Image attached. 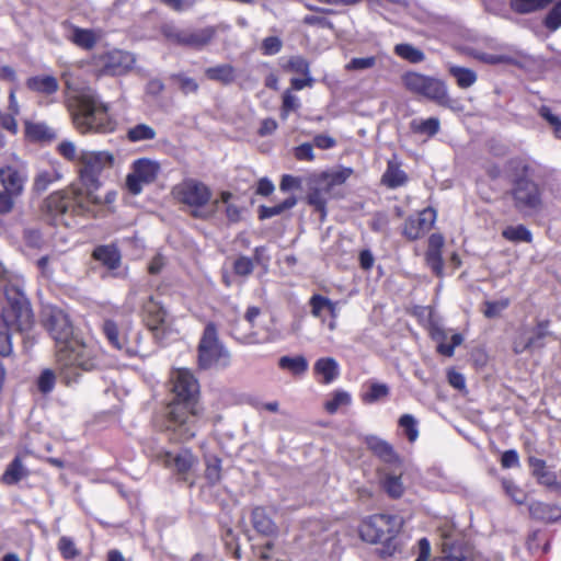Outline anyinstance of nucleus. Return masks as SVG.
I'll return each mask as SVG.
<instances>
[{
    "label": "nucleus",
    "instance_id": "nucleus-35",
    "mask_svg": "<svg viewBox=\"0 0 561 561\" xmlns=\"http://www.w3.org/2000/svg\"><path fill=\"white\" fill-rule=\"evenodd\" d=\"M280 369L288 370L295 376H302L308 370L309 364L302 355L297 356H282L278 359Z\"/></svg>",
    "mask_w": 561,
    "mask_h": 561
},
{
    "label": "nucleus",
    "instance_id": "nucleus-56",
    "mask_svg": "<svg viewBox=\"0 0 561 561\" xmlns=\"http://www.w3.org/2000/svg\"><path fill=\"white\" fill-rule=\"evenodd\" d=\"M58 550L62 558L73 559L79 556L80 551L77 549L73 540L70 537L62 536L58 541Z\"/></svg>",
    "mask_w": 561,
    "mask_h": 561
},
{
    "label": "nucleus",
    "instance_id": "nucleus-1",
    "mask_svg": "<svg viewBox=\"0 0 561 561\" xmlns=\"http://www.w3.org/2000/svg\"><path fill=\"white\" fill-rule=\"evenodd\" d=\"M45 325L56 342V369L66 386L77 383L83 373L100 367L98 347L75 336L69 317L62 310L49 309L45 316Z\"/></svg>",
    "mask_w": 561,
    "mask_h": 561
},
{
    "label": "nucleus",
    "instance_id": "nucleus-5",
    "mask_svg": "<svg viewBox=\"0 0 561 561\" xmlns=\"http://www.w3.org/2000/svg\"><path fill=\"white\" fill-rule=\"evenodd\" d=\"M114 160L110 151L81 149L77 167L79 179L73 184L81 186L87 198L95 205L102 203L96 193L101 186L100 175L104 170L113 167Z\"/></svg>",
    "mask_w": 561,
    "mask_h": 561
},
{
    "label": "nucleus",
    "instance_id": "nucleus-17",
    "mask_svg": "<svg viewBox=\"0 0 561 561\" xmlns=\"http://www.w3.org/2000/svg\"><path fill=\"white\" fill-rule=\"evenodd\" d=\"M108 343L127 357H135L141 353L139 345L131 344L117 328L113 320H105L102 327Z\"/></svg>",
    "mask_w": 561,
    "mask_h": 561
},
{
    "label": "nucleus",
    "instance_id": "nucleus-31",
    "mask_svg": "<svg viewBox=\"0 0 561 561\" xmlns=\"http://www.w3.org/2000/svg\"><path fill=\"white\" fill-rule=\"evenodd\" d=\"M253 527L262 535L272 536L277 533V526L266 514L263 507H255L252 512Z\"/></svg>",
    "mask_w": 561,
    "mask_h": 561
},
{
    "label": "nucleus",
    "instance_id": "nucleus-33",
    "mask_svg": "<svg viewBox=\"0 0 561 561\" xmlns=\"http://www.w3.org/2000/svg\"><path fill=\"white\" fill-rule=\"evenodd\" d=\"M549 327L550 321L543 319L538 320L535 327L528 328L529 340L533 350L542 348L545 346L546 337L552 335V332L549 330Z\"/></svg>",
    "mask_w": 561,
    "mask_h": 561
},
{
    "label": "nucleus",
    "instance_id": "nucleus-64",
    "mask_svg": "<svg viewBox=\"0 0 561 561\" xmlns=\"http://www.w3.org/2000/svg\"><path fill=\"white\" fill-rule=\"evenodd\" d=\"M545 25L550 31H556L561 26V0L548 13Z\"/></svg>",
    "mask_w": 561,
    "mask_h": 561
},
{
    "label": "nucleus",
    "instance_id": "nucleus-42",
    "mask_svg": "<svg viewBox=\"0 0 561 561\" xmlns=\"http://www.w3.org/2000/svg\"><path fill=\"white\" fill-rule=\"evenodd\" d=\"M502 236L511 242H531L533 234L524 225L508 226L502 231Z\"/></svg>",
    "mask_w": 561,
    "mask_h": 561
},
{
    "label": "nucleus",
    "instance_id": "nucleus-3",
    "mask_svg": "<svg viewBox=\"0 0 561 561\" xmlns=\"http://www.w3.org/2000/svg\"><path fill=\"white\" fill-rule=\"evenodd\" d=\"M72 122L77 130L107 134L115 129L116 123L108 114V107L94 93H82L70 105Z\"/></svg>",
    "mask_w": 561,
    "mask_h": 561
},
{
    "label": "nucleus",
    "instance_id": "nucleus-32",
    "mask_svg": "<svg viewBox=\"0 0 561 561\" xmlns=\"http://www.w3.org/2000/svg\"><path fill=\"white\" fill-rule=\"evenodd\" d=\"M205 76L209 80L227 85L236 80V70L230 64H221L205 69Z\"/></svg>",
    "mask_w": 561,
    "mask_h": 561
},
{
    "label": "nucleus",
    "instance_id": "nucleus-38",
    "mask_svg": "<svg viewBox=\"0 0 561 561\" xmlns=\"http://www.w3.org/2000/svg\"><path fill=\"white\" fill-rule=\"evenodd\" d=\"M297 204V198L294 196L287 197L282 203L274 206H261L259 208V218L261 220L268 219L283 214L285 210L293 208Z\"/></svg>",
    "mask_w": 561,
    "mask_h": 561
},
{
    "label": "nucleus",
    "instance_id": "nucleus-60",
    "mask_svg": "<svg viewBox=\"0 0 561 561\" xmlns=\"http://www.w3.org/2000/svg\"><path fill=\"white\" fill-rule=\"evenodd\" d=\"M230 198H232V194L229 192H222L220 194V201L227 205V207H226L227 218L231 222H238L241 218V209L232 203L229 204Z\"/></svg>",
    "mask_w": 561,
    "mask_h": 561
},
{
    "label": "nucleus",
    "instance_id": "nucleus-53",
    "mask_svg": "<svg viewBox=\"0 0 561 561\" xmlns=\"http://www.w3.org/2000/svg\"><path fill=\"white\" fill-rule=\"evenodd\" d=\"M205 478L210 484H216L221 478L220 460L217 457L206 459Z\"/></svg>",
    "mask_w": 561,
    "mask_h": 561
},
{
    "label": "nucleus",
    "instance_id": "nucleus-30",
    "mask_svg": "<svg viewBox=\"0 0 561 561\" xmlns=\"http://www.w3.org/2000/svg\"><path fill=\"white\" fill-rule=\"evenodd\" d=\"M480 61L489 65H517L519 57L511 50H501L496 53L481 51L476 56Z\"/></svg>",
    "mask_w": 561,
    "mask_h": 561
},
{
    "label": "nucleus",
    "instance_id": "nucleus-22",
    "mask_svg": "<svg viewBox=\"0 0 561 561\" xmlns=\"http://www.w3.org/2000/svg\"><path fill=\"white\" fill-rule=\"evenodd\" d=\"M66 27V38L82 49H92L99 39V36L92 30L81 28L71 24H67Z\"/></svg>",
    "mask_w": 561,
    "mask_h": 561
},
{
    "label": "nucleus",
    "instance_id": "nucleus-6",
    "mask_svg": "<svg viewBox=\"0 0 561 561\" xmlns=\"http://www.w3.org/2000/svg\"><path fill=\"white\" fill-rule=\"evenodd\" d=\"M94 205L83 194L81 186L73 183L68 187L51 193L43 205L44 211L53 218L62 217L66 214L83 215Z\"/></svg>",
    "mask_w": 561,
    "mask_h": 561
},
{
    "label": "nucleus",
    "instance_id": "nucleus-62",
    "mask_svg": "<svg viewBox=\"0 0 561 561\" xmlns=\"http://www.w3.org/2000/svg\"><path fill=\"white\" fill-rule=\"evenodd\" d=\"M56 376L51 369H45L37 380V387L41 392L48 393L54 389Z\"/></svg>",
    "mask_w": 561,
    "mask_h": 561
},
{
    "label": "nucleus",
    "instance_id": "nucleus-12",
    "mask_svg": "<svg viewBox=\"0 0 561 561\" xmlns=\"http://www.w3.org/2000/svg\"><path fill=\"white\" fill-rule=\"evenodd\" d=\"M515 208L526 216L542 209V198L538 185L526 178L517 179L511 191Z\"/></svg>",
    "mask_w": 561,
    "mask_h": 561
},
{
    "label": "nucleus",
    "instance_id": "nucleus-4",
    "mask_svg": "<svg viewBox=\"0 0 561 561\" xmlns=\"http://www.w3.org/2000/svg\"><path fill=\"white\" fill-rule=\"evenodd\" d=\"M5 296L8 306L2 310L3 328H0V355L8 356L12 352L10 331H27L33 325V312L31 306L16 288L7 287Z\"/></svg>",
    "mask_w": 561,
    "mask_h": 561
},
{
    "label": "nucleus",
    "instance_id": "nucleus-63",
    "mask_svg": "<svg viewBox=\"0 0 561 561\" xmlns=\"http://www.w3.org/2000/svg\"><path fill=\"white\" fill-rule=\"evenodd\" d=\"M253 268V261L244 255L239 256L233 263V272L239 276H249Z\"/></svg>",
    "mask_w": 561,
    "mask_h": 561
},
{
    "label": "nucleus",
    "instance_id": "nucleus-19",
    "mask_svg": "<svg viewBox=\"0 0 561 561\" xmlns=\"http://www.w3.org/2000/svg\"><path fill=\"white\" fill-rule=\"evenodd\" d=\"M158 459L168 468L174 469L179 474H186L197 462L196 457L188 450H181L174 455L170 451H161Z\"/></svg>",
    "mask_w": 561,
    "mask_h": 561
},
{
    "label": "nucleus",
    "instance_id": "nucleus-14",
    "mask_svg": "<svg viewBox=\"0 0 561 561\" xmlns=\"http://www.w3.org/2000/svg\"><path fill=\"white\" fill-rule=\"evenodd\" d=\"M160 167L150 159H138L133 163V171L126 178L128 191L137 195L142 191V185L156 180Z\"/></svg>",
    "mask_w": 561,
    "mask_h": 561
},
{
    "label": "nucleus",
    "instance_id": "nucleus-47",
    "mask_svg": "<svg viewBox=\"0 0 561 561\" xmlns=\"http://www.w3.org/2000/svg\"><path fill=\"white\" fill-rule=\"evenodd\" d=\"M127 137L133 142L151 140L156 137V130L147 124H138L128 129Z\"/></svg>",
    "mask_w": 561,
    "mask_h": 561
},
{
    "label": "nucleus",
    "instance_id": "nucleus-16",
    "mask_svg": "<svg viewBox=\"0 0 561 561\" xmlns=\"http://www.w3.org/2000/svg\"><path fill=\"white\" fill-rule=\"evenodd\" d=\"M436 220L435 209L427 207L415 217H409L403 227V234L410 240H416L426 233Z\"/></svg>",
    "mask_w": 561,
    "mask_h": 561
},
{
    "label": "nucleus",
    "instance_id": "nucleus-21",
    "mask_svg": "<svg viewBox=\"0 0 561 561\" xmlns=\"http://www.w3.org/2000/svg\"><path fill=\"white\" fill-rule=\"evenodd\" d=\"M367 446L387 466H400L401 461L399 456L396 454L392 446L386 440L376 436H370L367 438Z\"/></svg>",
    "mask_w": 561,
    "mask_h": 561
},
{
    "label": "nucleus",
    "instance_id": "nucleus-49",
    "mask_svg": "<svg viewBox=\"0 0 561 561\" xmlns=\"http://www.w3.org/2000/svg\"><path fill=\"white\" fill-rule=\"evenodd\" d=\"M399 426L403 430L408 439L413 443L419 437L417 421L411 414H403L399 419Z\"/></svg>",
    "mask_w": 561,
    "mask_h": 561
},
{
    "label": "nucleus",
    "instance_id": "nucleus-54",
    "mask_svg": "<svg viewBox=\"0 0 561 561\" xmlns=\"http://www.w3.org/2000/svg\"><path fill=\"white\" fill-rule=\"evenodd\" d=\"M377 59L374 56L369 57H356L352 58L350 62L345 65V70L347 71H359L374 68L376 66Z\"/></svg>",
    "mask_w": 561,
    "mask_h": 561
},
{
    "label": "nucleus",
    "instance_id": "nucleus-55",
    "mask_svg": "<svg viewBox=\"0 0 561 561\" xmlns=\"http://www.w3.org/2000/svg\"><path fill=\"white\" fill-rule=\"evenodd\" d=\"M502 486L506 493L515 503L523 504L526 500L524 491L510 479L502 480Z\"/></svg>",
    "mask_w": 561,
    "mask_h": 561
},
{
    "label": "nucleus",
    "instance_id": "nucleus-27",
    "mask_svg": "<svg viewBox=\"0 0 561 561\" xmlns=\"http://www.w3.org/2000/svg\"><path fill=\"white\" fill-rule=\"evenodd\" d=\"M433 339L437 342V351L444 356H453L455 347L460 345L463 337L459 333H454L450 337V343L447 342V333L442 329H435L432 333Z\"/></svg>",
    "mask_w": 561,
    "mask_h": 561
},
{
    "label": "nucleus",
    "instance_id": "nucleus-45",
    "mask_svg": "<svg viewBox=\"0 0 561 561\" xmlns=\"http://www.w3.org/2000/svg\"><path fill=\"white\" fill-rule=\"evenodd\" d=\"M511 300L508 298H501L499 300H486L483 302L481 311L484 317L489 319H494L500 317V314L510 306Z\"/></svg>",
    "mask_w": 561,
    "mask_h": 561
},
{
    "label": "nucleus",
    "instance_id": "nucleus-37",
    "mask_svg": "<svg viewBox=\"0 0 561 561\" xmlns=\"http://www.w3.org/2000/svg\"><path fill=\"white\" fill-rule=\"evenodd\" d=\"M26 474L27 471L18 456L7 467L2 480L5 484L12 485L21 481Z\"/></svg>",
    "mask_w": 561,
    "mask_h": 561
},
{
    "label": "nucleus",
    "instance_id": "nucleus-15",
    "mask_svg": "<svg viewBox=\"0 0 561 561\" xmlns=\"http://www.w3.org/2000/svg\"><path fill=\"white\" fill-rule=\"evenodd\" d=\"M95 65L102 75L121 76L130 70L136 61L135 56L124 50H112L95 57Z\"/></svg>",
    "mask_w": 561,
    "mask_h": 561
},
{
    "label": "nucleus",
    "instance_id": "nucleus-61",
    "mask_svg": "<svg viewBox=\"0 0 561 561\" xmlns=\"http://www.w3.org/2000/svg\"><path fill=\"white\" fill-rule=\"evenodd\" d=\"M287 70L300 73L304 76H309V64L306 58L301 56H293L285 67Z\"/></svg>",
    "mask_w": 561,
    "mask_h": 561
},
{
    "label": "nucleus",
    "instance_id": "nucleus-9",
    "mask_svg": "<svg viewBox=\"0 0 561 561\" xmlns=\"http://www.w3.org/2000/svg\"><path fill=\"white\" fill-rule=\"evenodd\" d=\"M402 519L396 515L377 514L365 519L359 527L360 538L369 543L383 542L399 533Z\"/></svg>",
    "mask_w": 561,
    "mask_h": 561
},
{
    "label": "nucleus",
    "instance_id": "nucleus-18",
    "mask_svg": "<svg viewBox=\"0 0 561 561\" xmlns=\"http://www.w3.org/2000/svg\"><path fill=\"white\" fill-rule=\"evenodd\" d=\"M399 467L385 466L378 469L381 488L392 499L401 497L405 490L402 482V470Z\"/></svg>",
    "mask_w": 561,
    "mask_h": 561
},
{
    "label": "nucleus",
    "instance_id": "nucleus-10",
    "mask_svg": "<svg viewBox=\"0 0 561 561\" xmlns=\"http://www.w3.org/2000/svg\"><path fill=\"white\" fill-rule=\"evenodd\" d=\"M161 32L163 36L173 44L202 49L214 39L217 30L215 26H206L198 30H183L172 23H167L161 27Z\"/></svg>",
    "mask_w": 561,
    "mask_h": 561
},
{
    "label": "nucleus",
    "instance_id": "nucleus-26",
    "mask_svg": "<svg viewBox=\"0 0 561 561\" xmlns=\"http://www.w3.org/2000/svg\"><path fill=\"white\" fill-rule=\"evenodd\" d=\"M529 513L534 518L553 523L561 518V507L543 502H534L529 506Z\"/></svg>",
    "mask_w": 561,
    "mask_h": 561
},
{
    "label": "nucleus",
    "instance_id": "nucleus-48",
    "mask_svg": "<svg viewBox=\"0 0 561 561\" xmlns=\"http://www.w3.org/2000/svg\"><path fill=\"white\" fill-rule=\"evenodd\" d=\"M513 351L515 354L531 352L528 327H522L516 332L513 340Z\"/></svg>",
    "mask_w": 561,
    "mask_h": 561
},
{
    "label": "nucleus",
    "instance_id": "nucleus-20",
    "mask_svg": "<svg viewBox=\"0 0 561 561\" xmlns=\"http://www.w3.org/2000/svg\"><path fill=\"white\" fill-rule=\"evenodd\" d=\"M61 178L59 164L55 161H47L37 167L33 188L37 193L45 192L51 184L60 181Z\"/></svg>",
    "mask_w": 561,
    "mask_h": 561
},
{
    "label": "nucleus",
    "instance_id": "nucleus-50",
    "mask_svg": "<svg viewBox=\"0 0 561 561\" xmlns=\"http://www.w3.org/2000/svg\"><path fill=\"white\" fill-rule=\"evenodd\" d=\"M552 0H512V7L516 12L529 13L543 8Z\"/></svg>",
    "mask_w": 561,
    "mask_h": 561
},
{
    "label": "nucleus",
    "instance_id": "nucleus-34",
    "mask_svg": "<svg viewBox=\"0 0 561 561\" xmlns=\"http://www.w3.org/2000/svg\"><path fill=\"white\" fill-rule=\"evenodd\" d=\"M93 257L110 270L118 267L121 255L116 248L111 245H101L93 251Z\"/></svg>",
    "mask_w": 561,
    "mask_h": 561
},
{
    "label": "nucleus",
    "instance_id": "nucleus-41",
    "mask_svg": "<svg viewBox=\"0 0 561 561\" xmlns=\"http://www.w3.org/2000/svg\"><path fill=\"white\" fill-rule=\"evenodd\" d=\"M389 387L386 383L378 381H370L368 389L362 394V400L365 403H374L389 396Z\"/></svg>",
    "mask_w": 561,
    "mask_h": 561
},
{
    "label": "nucleus",
    "instance_id": "nucleus-2",
    "mask_svg": "<svg viewBox=\"0 0 561 561\" xmlns=\"http://www.w3.org/2000/svg\"><path fill=\"white\" fill-rule=\"evenodd\" d=\"M172 399L167 408L165 430L172 438L185 442L193 438L199 427V385L188 369L171 373Z\"/></svg>",
    "mask_w": 561,
    "mask_h": 561
},
{
    "label": "nucleus",
    "instance_id": "nucleus-36",
    "mask_svg": "<svg viewBox=\"0 0 561 561\" xmlns=\"http://www.w3.org/2000/svg\"><path fill=\"white\" fill-rule=\"evenodd\" d=\"M450 76L456 80L460 89H468L477 81V73L469 68L451 65L448 68Z\"/></svg>",
    "mask_w": 561,
    "mask_h": 561
},
{
    "label": "nucleus",
    "instance_id": "nucleus-29",
    "mask_svg": "<svg viewBox=\"0 0 561 561\" xmlns=\"http://www.w3.org/2000/svg\"><path fill=\"white\" fill-rule=\"evenodd\" d=\"M26 87L34 92L50 95L58 91L59 83L53 76H35L27 79Z\"/></svg>",
    "mask_w": 561,
    "mask_h": 561
},
{
    "label": "nucleus",
    "instance_id": "nucleus-57",
    "mask_svg": "<svg viewBox=\"0 0 561 561\" xmlns=\"http://www.w3.org/2000/svg\"><path fill=\"white\" fill-rule=\"evenodd\" d=\"M26 131L36 139H50L54 137V131L43 123L27 124Z\"/></svg>",
    "mask_w": 561,
    "mask_h": 561
},
{
    "label": "nucleus",
    "instance_id": "nucleus-23",
    "mask_svg": "<svg viewBox=\"0 0 561 561\" xmlns=\"http://www.w3.org/2000/svg\"><path fill=\"white\" fill-rule=\"evenodd\" d=\"M147 325L150 330L160 329L167 319V311L159 301L150 297L144 305Z\"/></svg>",
    "mask_w": 561,
    "mask_h": 561
},
{
    "label": "nucleus",
    "instance_id": "nucleus-44",
    "mask_svg": "<svg viewBox=\"0 0 561 561\" xmlns=\"http://www.w3.org/2000/svg\"><path fill=\"white\" fill-rule=\"evenodd\" d=\"M439 125V119L436 117H430L427 119H413L411 122V129L419 134L434 136L438 133Z\"/></svg>",
    "mask_w": 561,
    "mask_h": 561
},
{
    "label": "nucleus",
    "instance_id": "nucleus-24",
    "mask_svg": "<svg viewBox=\"0 0 561 561\" xmlns=\"http://www.w3.org/2000/svg\"><path fill=\"white\" fill-rule=\"evenodd\" d=\"M314 374L320 377L322 383L333 382L340 375L337 362L332 357L319 358L313 366Z\"/></svg>",
    "mask_w": 561,
    "mask_h": 561
},
{
    "label": "nucleus",
    "instance_id": "nucleus-39",
    "mask_svg": "<svg viewBox=\"0 0 561 561\" xmlns=\"http://www.w3.org/2000/svg\"><path fill=\"white\" fill-rule=\"evenodd\" d=\"M393 50L397 56L411 64H420L425 59V54L421 49L408 43L397 44Z\"/></svg>",
    "mask_w": 561,
    "mask_h": 561
},
{
    "label": "nucleus",
    "instance_id": "nucleus-58",
    "mask_svg": "<svg viewBox=\"0 0 561 561\" xmlns=\"http://www.w3.org/2000/svg\"><path fill=\"white\" fill-rule=\"evenodd\" d=\"M300 106L299 99L291 94L289 91H286L283 95V105L280 110V117L283 119H287L290 112L298 110Z\"/></svg>",
    "mask_w": 561,
    "mask_h": 561
},
{
    "label": "nucleus",
    "instance_id": "nucleus-51",
    "mask_svg": "<svg viewBox=\"0 0 561 561\" xmlns=\"http://www.w3.org/2000/svg\"><path fill=\"white\" fill-rule=\"evenodd\" d=\"M538 114L543 118L553 129L557 138L561 139V119L558 115L553 114L551 108L547 105H541L538 108Z\"/></svg>",
    "mask_w": 561,
    "mask_h": 561
},
{
    "label": "nucleus",
    "instance_id": "nucleus-11",
    "mask_svg": "<svg viewBox=\"0 0 561 561\" xmlns=\"http://www.w3.org/2000/svg\"><path fill=\"white\" fill-rule=\"evenodd\" d=\"M442 551L444 556L434 561H484V558L467 545L461 534L454 528L442 530Z\"/></svg>",
    "mask_w": 561,
    "mask_h": 561
},
{
    "label": "nucleus",
    "instance_id": "nucleus-40",
    "mask_svg": "<svg viewBox=\"0 0 561 561\" xmlns=\"http://www.w3.org/2000/svg\"><path fill=\"white\" fill-rule=\"evenodd\" d=\"M382 182L391 188L399 187L407 182V174L393 162H389L382 175Z\"/></svg>",
    "mask_w": 561,
    "mask_h": 561
},
{
    "label": "nucleus",
    "instance_id": "nucleus-46",
    "mask_svg": "<svg viewBox=\"0 0 561 561\" xmlns=\"http://www.w3.org/2000/svg\"><path fill=\"white\" fill-rule=\"evenodd\" d=\"M351 394L344 390H336L332 393L324 408L330 414H334L340 408L351 404Z\"/></svg>",
    "mask_w": 561,
    "mask_h": 561
},
{
    "label": "nucleus",
    "instance_id": "nucleus-7",
    "mask_svg": "<svg viewBox=\"0 0 561 561\" xmlns=\"http://www.w3.org/2000/svg\"><path fill=\"white\" fill-rule=\"evenodd\" d=\"M229 363V352L219 342L215 324L208 323L198 344V366L203 369L226 368Z\"/></svg>",
    "mask_w": 561,
    "mask_h": 561
},
{
    "label": "nucleus",
    "instance_id": "nucleus-52",
    "mask_svg": "<svg viewBox=\"0 0 561 561\" xmlns=\"http://www.w3.org/2000/svg\"><path fill=\"white\" fill-rule=\"evenodd\" d=\"M57 151L66 160L75 162L77 167L79 165V156L81 154V150H78L73 141L62 140L57 146Z\"/></svg>",
    "mask_w": 561,
    "mask_h": 561
},
{
    "label": "nucleus",
    "instance_id": "nucleus-13",
    "mask_svg": "<svg viewBox=\"0 0 561 561\" xmlns=\"http://www.w3.org/2000/svg\"><path fill=\"white\" fill-rule=\"evenodd\" d=\"M172 193L180 203L194 208L206 205L211 197L208 186L193 179L178 184Z\"/></svg>",
    "mask_w": 561,
    "mask_h": 561
},
{
    "label": "nucleus",
    "instance_id": "nucleus-43",
    "mask_svg": "<svg viewBox=\"0 0 561 561\" xmlns=\"http://www.w3.org/2000/svg\"><path fill=\"white\" fill-rule=\"evenodd\" d=\"M352 173L353 170L351 168H342L336 171L323 173L320 180L325 184L327 188L332 190L334 186L344 184Z\"/></svg>",
    "mask_w": 561,
    "mask_h": 561
},
{
    "label": "nucleus",
    "instance_id": "nucleus-59",
    "mask_svg": "<svg viewBox=\"0 0 561 561\" xmlns=\"http://www.w3.org/2000/svg\"><path fill=\"white\" fill-rule=\"evenodd\" d=\"M426 263L430 266V268L437 275H443V257H442V251L438 250H428L425 254Z\"/></svg>",
    "mask_w": 561,
    "mask_h": 561
},
{
    "label": "nucleus",
    "instance_id": "nucleus-25",
    "mask_svg": "<svg viewBox=\"0 0 561 561\" xmlns=\"http://www.w3.org/2000/svg\"><path fill=\"white\" fill-rule=\"evenodd\" d=\"M0 181L8 193L18 195L23 190L25 178L16 169L5 167L0 169Z\"/></svg>",
    "mask_w": 561,
    "mask_h": 561
},
{
    "label": "nucleus",
    "instance_id": "nucleus-28",
    "mask_svg": "<svg viewBox=\"0 0 561 561\" xmlns=\"http://www.w3.org/2000/svg\"><path fill=\"white\" fill-rule=\"evenodd\" d=\"M331 190L325 187V184L319 179L317 186L312 187L308 194V203L321 214V219L327 215L328 196Z\"/></svg>",
    "mask_w": 561,
    "mask_h": 561
},
{
    "label": "nucleus",
    "instance_id": "nucleus-8",
    "mask_svg": "<svg viewBox=\"0 0 561 561\" xmlns=\"http://www.w3.org/2000/svg\"><path fill=\"white\" fill-rule=\"evenodd\" d=\"M402 82L412 93L423 95L442 106L449 107L451 104L445 82L437 78L410 71L402 77Z\"/></svg>",
    "mask_w": 561,
    "mask_h": 561
}]
</instances>
